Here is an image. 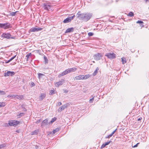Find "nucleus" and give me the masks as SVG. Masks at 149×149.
<instances>
[{"label":"nucleus","instance_id":"f257e3e1","mask_svg":"<svg viewBox=\"0 0 149 149\" xmlns=\"http://www.w3.org/2000/svg\"><path fill=\"white\" fill-rule=\"evenodd\" d=\"M92 14L90 13H83L79 14L78 17L80 19L86 22L91 18Z\"/></svg>","mask_w":149,"mask_h":149},{"label":"nucleus","instance_id":"f03ea898","mask_svg":"<svg viewBox=\"0 0 149 149\" xmlns=\"http://www.w3.org/2000/svg\"><path fill=\"white\" fill-rule=\"evenodd\" d=\"M0 27L4 29H7L11 28L10 24L9 23H5L4 24L0 23Z\"/></svg>","mask_w":149,"mask_h":149},{"label":"nucleus","instance_id":"7ed1b4c3","mask_svg":"<svg viewBox=\"0 0 149 149\" xmlns=\"http://www.w3.org/2000/svg\"><path fill=\"white\" fill-rule=\"evenodd\" d=\"M19 121L15 120H11L8 122V124L9 125L15 126L19 123Z\"/></svg>","mask_w":149,"mask_h":149},{"label":"nucleus","instance_id":"20e7f679","mask_svg":"<svg viewBox=\"0 0 149 149\" xmlns=\"http://www.w3.org/2000/svg\"><path fill=\"white\" fill-rule=\"evenodd\" d=\"M116 55L114 53H108L105 54V56L110 59H113L116 57Z\"/></svg>","mask_w":149,"mask_h":149},{"label":"nucleus","instance_id":"39448f33","mask_svg":"<svg viewBox=\"0 0 149 149\" xmlns=\"http://www.w3.org/2000/svg\"><path fill=\"white\" fill-rule=\"evenodd\" d=\"M102 54L100 53H97L94 56V59L97 61L100 60L102 58Z\"/></svg>","mask_w":149,"mask_h":149},{"label":"nucleus","instance_id":"423d86ee","mask_svg":"<svg viewBox=\"0 0 149 149\" xmlns=\"http://www.w3.org/2000/svg\"><path fill=\"white\" fill-rule=\"evenodd\" d=\"M75 15H74L72 16L68 17L64 20L63 22H64V23H65L69 22H70L71 21V20L73 19Z\"/></svg>","mask_w":149,"mask_h":149},{"label":"nucleus","instance_id":"0eeeda50","mask_svg":"<svg viewBox=\"0 0 149 149\" xmlns=\"http://www.w3.org/2000/svg\"><path fill=\"white\" fill-rule=\"evenodd\" d=\"M15 74V73L14 72L10 71H7V72H5L4 73V76L7 77L9 76H12Z\"/></svg>","mask_w":149,"mask_h":149},{"label":"nucleus","instance_id":"6e6552de","mask_svg":"<svg viewBox=\"0 0 149 149\" xmlns=\"http://www.w3.org/2000/svg\"><path fill=\"white\" fill-rule=\"evenodd\" d=\"M42 28H31L29 30L30 32H34L36 31H41L42 30Z\"/></svg>","mask_w":149,"mask_h":149},{"label":"nucleus","instance_id":"1a4fd4ad","mask_svg":"<svg viewBox=\"0 0 149 149\" xmlns=\"http://www.w3.org/2000/svg\"><path fill=\"white\" fill-rule=\"evenodd\" d=\"M1 36L5 38L9 39L10 38H13L11 37V35L9 33H3L2 35Z\"/></svg>","mask_w":149,"mask_h":149},{"label":"nucleus","instance_id":"9d476101","mask_svg":"<svg viewBox=\"0 0 149 149\" xmlns=\"http://www.w3.org/2000/svg\"><path fill=\"white\" fill-rule=\"evenodd\" d=\"M77 70L75 68L67 69L66 70L68 74L71 72H74Z\"/></svg>","mask_w":149,"mask_h":149},{"label":"nucleus","instance_id":"9b49d317","mask_svg":"<svg viewBox=\"0 0 149 149\" xmlns=\"http://www.w3.org/2000/svg\"><path fill=\"white\" fill-rule=\"evenodd\" d=\"M67 107V104H64L61 107H59L58 110V112H61L62 110H63L65 109Z\"/></svg>","mask_w":149,"mask_h":149},{"label":"nucleus","instance_id":"f8f14e48","mask_svg":"<svg viewBox=\"0 0 149 149\" xmlns=\"http://www.w3.org/2000/svg\"><path fill=\"white\" fill-rule=\"evenodd\" d=\"M64 80H62L58 82H56L55 84L56 87H58L59 86L62 85L63 83Z\"/></svg>","mask_w":149,"mask_h":149},{"label":"nucleus","instance_id":"ddd939ff","mask_svg":"<svg viewBox=\"0 0 149 149\" xmlns=\"http://www.w3.org/2000/svg\"><path fill=\"white\" fill-rule=\"evenodd\" d=\"M68 74L67 71H66V70H65V71H64L63 72H62L61 74H59L58 76V77H61L62 76H63Z\"/></svg>","mask_w":149,"mask_h":149},{"label":"nucleus","instance_id":"4468645a","mask_svg":"<svg viewBox=\"0 0 149 149\" xmlns=\"http://www.w3.org/2000/svg\"><path fill=\"white\" fill-rule=\"evenodd\" d=\"M15 99H17L19 100L22 99L23 98V96L22 95H15Z\"/></svg>","mask_w":149,"mask_h":149},{"label":"nucleus","instance_id":"2eb2a0df","mask_svg":"<svg viewBox=\"0 0 149 149\" xmlns=\"http://www.w3.org/2000/svg\"><path fill=\"white\" fill-rule=\"evenodd\" d=\"M48 124V120L47 119H45L44 120L42 123L41 125H47Z\"/></svg>","mask_w":149,"mask_h":149},{"label":"nucleus","instance_id":"dca6fc26","mask_svg":"<svg viewBox=\"0 0 149 149\" xmlns=\"http://www.w3.org/2000/svg\"><path fill=\"white\" fill-rule=\"evenodd\" d=\"M45 95H46L45 93H41V95L40 96L39 98L40 100H42L43 99H44L45 97Z\"/></svg>","mask_w":149,"mask_h":149},{"label":"nucleus","instance_id":"f3484780","mask_svg":"<svg viewBox=\"0 0 149 149\" xmlns=\"http://www.w3.org/2000/svg\"><path fill=\"white\" fill-rule=\"evenodd\" d=\"M74 31V28H70L67 29L65 31V33H70L73 32Z\"/></svg>","mask_w":149,"mask_h":149},{"label":"nucleus","instance_id":"a211bd4d","mask_svg":"<svg viewBox=\"0 0 149 149\" xmlns=\"http://www.w3.org/2000/svg\"><path fill=\"white\" fill-rule=\"evenodd\" d=\"M83 75H79L76 76L75 78L76 80L78 79H83Z\"/></svg>","mask_w":149,"mask_h":149},{"label":"nucleus","instance_id":"6ab92c4d","mask_svg":"<svg viewBox=\"0 0 149 149\" xmlns=\"http://www.w3.org/2000/svg\"><path fill=\"white\" fill-rule=\"evenodd\" d=\"M44 9L46 10H48V7L50 8L51 6L49 5H47L45 3L43 4Z\"/></svg>","mask_w":149,"mask_h":149},{"label":"nucleus","instance_id":"aec40b11","mask_svg":"<svg viewBox=\"0 0 149 149\" xmlns=\"http://www.w3.org/2000/svg\"><path fill=\"white\" fill-rule=\"evenodd\" d=\"M38 130H36L33 132H31V134L32 135H37L38 134Z\"/></svg>","mask_w":149,"mask_h":149},{"label":"nucleus","instance_id":"412c9836","mask_svg":"<svg viewBox=\"0 0 149 149\" xmlns=\"http://www.w3.org/2000/svg\"><path fill=\"white\" fill-rule=\"evenodd\" d=\"M38 78L39 79L42 78L43 76H45V74L40 73H38Z\"/></svg>","mask_w":149,"mask_h":149},{"label":"nucleus","instance_id":"4be33fe9","mask_svg":"<svg viewBox=\"0 0 149 149\" xmlns=\"http://www.w3.org/2000/svg\"><path fill=\"white\" fill-rule=\"evenodd\" d=\"M122 63L123 64L126 63L127 62L126 59L124 58L123 57L121 58Z\"/></svg>","mask_w":149,"mask_h":149},{"label":"nucleus","instance_id":"5701e85b","mask_svg":"<svg viewBox=\"0 0 149 149\" xmlns=\"http://www.w3.org/2000/svg\"><path fill=\"white\" fill-rule=\"evenodd\" d=\"M99 70V68L98 67H97L96 68L95 70V71L93 73V76H95L96 74L98 72Z\"/></svg>","mask_w":149,"mask_h":149},{"label":"nucleus","instance_id":"b1692460","mask_svg":"<svg viewBox=\"0 0 149 149\" xmlns=\"http://www.w3.org/2000/svg\"><path fill=\"white\" fill-rule=\"evenodd\" d=\"M56 118L54 117L52 119V120L50 122V123H49V124H52V123L54 122L56 120Z\"/></svg>","mask_w":149,"mask_h":149},{"label":"nucleus","instance_id":"393cba45","mask_svg":"<svg viewBox=\"0 0 149 149\" xmlns=\"http://www.w3.org/2000/svg\"><path fill=\"white\" fill-rule=\"evenodd\" d=\"M134 13L132 12H130L127 15V16H129L130 17H132L134 16Z\"/></svg>","mask_w":149,"mask_h":149},{"label":"nucleus","instance_id":"a878e982","mask_svg":"<svg viewBox=\"0 0 149 149\" xmlns=\"http://www.w3.org/2000/svg\"><path fill=\"white\" fill-rule=\"evenodd\" d=\"M59 129L58 128H57L55 130H54L53 131V134H54L55 133L57 132L58 131H59Z\"/></svg>","mask_w":149,"mask_h":149},{"label":"nucleus","instance_id":"bb28decb","mask_svg":"<svg viewBox=\"0 0 149 149\" xmlns=\"http://www.w3.org/2000/svg\"><path fill=\"white\" fill-rule=\"evenodd\" d=\"M89 77V75H86L85 76H84L83 75V79H86L88 78Z\"/></svg>","mask_w":149,"mask_h":149},{"label":"nucleus","instance_id":"cd10ccee","mask_svg":"<svg viewBox=\"0 0 149 149\" xmlns=\"http://www.w3.org/2000/svg\"><path fill=\"white\" fill-rule=\"evenodd\" d=\"M17 12V11H16L15 12H11L10 13V14L12 16H14L15 15L16 13Z\"/></svg>","mask_w":149,"mask_h":149},{"label":"nucleus","instance_id":"c85d7f7f","mask_svg":"<svg viewBox=\"0 0 149 149\" xmlns=\"http://www.w3.org/2000/svg\"><path fill=\"white\" fill-rule=\"evenodd\" d=\"M44 59L45 61V63H48V60L47 57L45 56H44Z\"/></svg>","mask_w":149,"mask_h":149},{"label":"nucleus","instance_id":"c756f323","mask_svg":"<svg viewBox=\"0 0 149 149\" xmlns=\"http://www.w3.org/2000/svg\"><path fill=\"white\" fill-rule=\"evenodd\" d=\"M0 107H4L5 106V105H6L5 103L4 102H2V103H1V102H0Z\"/></svg>","mask_w":149,"mask_h":149},{"label":"nucleus","instance_id":"7c9ffc66","mask_svg":"<svg viewBox=\"0 0 149 149\" xmlns=\"http://www.w3.org/2000/svg\"><path fill=\"white\" fill-rule=\"evenodd\" d=\"M6 94V93L3 91L0 90V95H4Z\"/></svg>","mask_w":149,"mask_h":149},{"label":"nucleus","instance_id":"2f4dec72","mask_svg":"<svg viewBox=\"0 0 149 149\" xmlns=\"http://www.w3.org/2000/svg\"><path fill=\"white\" fill-rule=\"evenodd\" d=\"M15 95H8V97H11L12 98H13L14 99L15 98Z\"/></svg>","mask_w":149,"mask_h":149},{"label":"nucleus","instance_id":"473e14b6","mask_svg":"<svg viewBox=\"0 0 149 149\" xmlns=\"http://www.w3.org/2000/svg\"><path fill=\"white\" fill-rule=\"evenodd\" d=\"M6 146V145L5 144H3L0 145V149H1L2 148L5 147Z\"/></svg>","mask_w":149,"mask_h":149},{"label":"nucleus","instance_id":"72a5a7b5","mask_svg":"<svg viewBox=\"0 0 149 149\" xmlns=\"http://www.w3.org/2000/svg\"><path fill=\"white\" fill-rule=\"evenodd\" d=\"M31 53H29V54H28V55H27L26 56V57H27V59L26 60V61H28V59L29 58V57L30 56H31Z\"/></svg>","mask_w":149,"mask_h":149},{"label":"nucleus","instance_id":"f704fd0d","mask_svg":"<svg viewBox=\"0 0 149 149\" xmlns=\"http://www.w3.org/2000/svg\"><path fill=\"white\" fill-rule=\"evenodd\" d=\"M93 33L92 32H89L88 33V35L89 36H91L93 35Z\"/></svg>","mask_w":149,"mask_h":149},{"label":"nucleus","instance_id":"c9c22d12","mask_svg":"<svg viewBox=\"0 0 149 149\" xmlns=\"http://www.w3.org/2000/svg\"><path fill=\"white\" fill-rule=\"evenodd\" d=\"M55 93L54 92V91L53 90H51L50 91V95H52L54 94Z\"/></svg>","mask_w":149,"mask_h":149},{"label":"nucleus","instance_id":"e433bc0d","mask_svg":"<svg viewBox=\"0 0 149 149\" xmlns=\"http://www.w3.org/2000/svg\"><path fill=\"white\" fill-rule=\"evenodd\" d=\"M30 86L31 87H33L35 85V84L34 83V82H32L30 83Z\"/></svg>","mask_w":149,"mask_h":149},{"label":"nucleus","instance_id":"4c0bfd02","mask_svg":"<svg viewBox=\"0 0 149 149\" xmlns=\"http://www.w3.org/2000/svg\"><path fill=\"white\" fill-rule=\"evenodd\" d=\"M111 142V141H108L105 143V145L107 146Z\"/></svg>","mask_w":149,"mask_h":149},{"label":"nucleus","instance_id":"58836bf2","mask_svg":"<svg viewBox=\"0 0 149 149\" xmlns=\"http://www.w3.org/2000/svg\"><path fill=\"white\" fill-rule=\"evenodd\" d=\"M94 97H93L91 99L89 100V102L90 103H92L93 102V101L94 100Z\"/></svg>","mask_w":149,"mask_h":149},{"label":"nucleus","instance_id":"ea45409f","mask_svg":"<svg viewBox=\"0 0 149 149\" xmlns=\"http://www.w3.org/2000/svg\"><path fill=\"white\" fill-rule=\"evenodd\" d=\"M136 23H139V24H142V23H143V22L142 21H140V20H138V21L136 22Z\"/></svg>","mask_w":149,"mask_h":149},{"label":"nucleus","instance_id":"a19ab883","mask_svg":"<svg viewBox=\"0 0 149 149\" xmlns=\"http://www.w3.org/2000/svg\"><path fill=\"white\" fill-rule=\"evenodd\" d=\"M24 115V113H20L19 115H18V116H19V117L20 118V116H22Z\"/></svg>","mask_w":149,"mask_h":149},{"label":"nucleus","instance_id":"79ce46f5","mask_svg":"<svg viewBox=\"0 0 149 149\" xmlns=\"http://www.w3.org/2000/svg\"><path fill=\"white\" fill-rule=\"evenodd\" d=\"M112 136V134H110L108 136H106L105 137V138H109L110 137H111V136Z\"/></svg>","mask_w":149,"mask_h":149},{"label":"nucleus","instance_id":"37998d69","mask_svg":"<svg viewBox=\"0 0 149 149\" xmlns=\"http://www.w3.org/2000/svg\"><path fill=\"white\" fill-rule=\"evenodd\" d=\"M139 143H137L135 145H134L133 146H132V147H133V148H135V147H137L138 146V144H139Z\"/></svg>","mask_w":149,"mask_h":149},{"label":"nucleus","instance_id":"c03bdc74","mask_svg":"<svg viewBox=\"0 0 149 149\" xmlns=\"http://www.w3.org/2000/svg\"><path fill=\"white\" fill-rule=\"evenodd\" d=\"M106 146V145H105V144H103L102 145V146L101 147V148H104Z\"/></svg>","mask_w":149,"mask_h":149},{"label":"nucleus","instance_id":"a18cd8bd","mask_svg":"<svg viewBox=\"0 0 149 149\" xmlns=\"http://www.w3.org/2000/svg\"><path fill=\"white\" fill-rule=\"evenodd\" d=\"M41 121V120H37V121L36 123L37 124H38V123H39Z\"/></svg>","mask_w":149,"mask_h":149},{"label":"nucleus","instance_id":"49530a36","mask_svg":"<svg viewBox=\"0 0 149 149\" xmlns=\"http://www.w3.org/2000/svg\"><path fill=\"white\" fill-rule=\"evenodd\" d=\"M117 129H116L115 130H114L112 132V133L111 134H112V135H113L115 133V132H116V130Z\"/></svg>","mask_w":149,"mask_h":149},{"label":"nucleus","instance_id":"de8ad7c7","mask_svg":"<svg viewBox=\"0 0 149 149\" xmlns=\"http://www.w3.org/2000/svg\"><path fill=\"white\" fill-rule=\"evenodd\" d=\"M12 61L11 59H10V60H8L7 62H6V63H8L10 62V61Z\"/></svg>","mask_w":149,"mask_h":149},{"label":"nucleus","instance_id":"09e8293b","mask_svg":"<svg viewBox=\"0 0 149 149\" xmlns=\"http://www.w3.org/2000/svg\"><path fill=\"white\" fill-rule=\"evenodd\" d=\"M142 119V118L141 117H140L138 119V121H140Z\"/></svg>","mask_w":149,"mask_h":149},{"label":"nucleus","instance_id":"8fccbe9b","mask_svg":"<svg viewBox=\"0 0 149 149\" xmlns=\"http://www.w3.org/2000/svg\"><path fill=\"white\" fill-rule=\"evenodd\" d=\"M16 56V55L14 56L13 57H12L10 59H11V60H13L14 58H15V57Z\"/></svg>","mask_w":149,"mask_h":149},{"label":"nucleus","instance_id":"3c124183","mask_svg":"<svg viewBox=\"0 0 149 149\" xmlns=\"http://www.w3.org/2000/svg\"><path fill=\"white\" fill-rule=\"evenodd\" d=\"M58 106H60L62 104V103L61 102H59L58 103Z\"/></svg>","mask_w":149,"mask_h":149},{"label":"nucleus","instance_id":"603ef678","mask_svg":"<svg viewBox=\"0 0 149 149\" xmlns=\"http://www.w3.org/2000/svg\"><path fill=\"white\" fill-rule=\"evenodd\" d=\"M36 51H37L38 53H40V50H36Z\"/></svg>","mask_w":149,"mask_h":149},{"label":"nucleus","instance_id":"864d4df0","mask_svg":"<svg viewBox=\"0 0 149 149\" xmlns=\"http://www.w3.org/2000/svg\"><path fill=\"white\" fill-rule=\"evenodd\" d=\"M146 0V2H147V1H148V0Z\"/></svg>","mask_w":149,"mask_h":149}]
</instances>
